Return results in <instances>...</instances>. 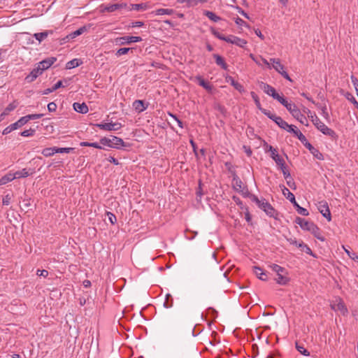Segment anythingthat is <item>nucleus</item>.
Returning <instances> with one entry per match:
<instances>
[{
  "label": "nucleus",
  "mask_w": 358,
  "mask_h": 358,
  "mask_svg": "<svg viewBox=\"0 0 358 358\" xmlns=\"http://www.w3.org/2000/svg\"><path fill=\"white\" fill-rule=\"evenodd\" d=\"M296 348L301 354L305 356L309 355V352L303 345H299L298 343H296Z\"/></svg>",
  "instance_id": "42"
},
{
  "label": "nucleus",
  "mask_w": 358,
  "mask_h": 358,
  "mask_svg": "<svg viewBox=\"0 0 358 358\" xmlns=\"http://www.w3.org/2000/svg\"><path fill=\"white\" fill-rule=\"evenodd\" d=\"M269 267L272 271L276 273L277 277L275 278V280L278 284L286 285L289 282V278L287 276V272L285 268L275 264L269 265Z\"/></svg>",
  "instance_id": "1"
},
{
  "label": "nucleus",
  "mask_w": 358,
  "mask_h": 358,
  "mask_svg": "<svg viewBox=\"0 0 358 358\" xmlns=\"http://www.w3.org/2000/svg\"><path fill=\"white\" fill-rule=\"evenodd\" d=\"M260 110L262 111V113H264L265 115H266L268 118H270L273 121V119H275V117L277 116L275 114H273V113H271L269 110L264 109L263 108H262V109H260Z\"/></svg>",
  "instance_id": "47"
},
{
  "label": "nucleus",
  "mask_w": 358,
  "mask_h": 358,
  "mask_svg": "<svg viewBox=\"0 0 358 358\" xmlns=\"http://www.w3.org/2000/svg\"><path fill=\"white\" fill-rule=\"evenodd\" d=\"M57 60L56 57H48L37 64V65L43 70L48 69Z\"/></svg>",
  "instance_id": "16"
},
{
  "label": "nucleus",
  "mask_w": 358,
  "mask_h": 358,
  "mask_svg": "<svg viewBox=\"0 0 358 358\" xmlns=\"http://www.w3.org/2000/svg\"><path fill=\"white\" fill-rule=\"evenodd\" d=\"M106 214H107V216H108L109 222L112 224H114L116 222V221H117L115 215H113V213H110V212H107Z\"/></svg>",
  "instance_id": "52"
},
{
  "label": "nucleus",
  "mask_w": 358,
  "mask_h": 358,
  "mask_svg": "<svg viewBox=\"0 0 358 358\" xmlns=\"http://www.w3.org/2000/svg\"><path fill=\"white\" fill-rule=\"evenodd\" d=\"M63 87V83L62 80H59L57 83H55L54 85V86L51 88H48L46 90H45L43 92V94H48L55 90H57V89H59V87Z\"/></svg>",
  "instance_id": "28"
},
{
  "label": "nucleus",
  "mask_w": 358,
  "mask_h": 358,
  "mask_svg": "<svg viewBox=\"0 0 358 358\" xmlns=\"http://www.w3.org/2000/svg\"><path fill=\"white\" fill-rule=\"evenodd\" d=\"M282 192L283 195L288 199L289 201L293 203L294 207L296 208V211L300 215H302L303 216H308V211L303 208L301 207L297 202L296 201L294 195L287 189L286 187L282 186Z\"/></svg>",
  "instance_id": "6"
},
{
  "label": "nucleus",
  "mask_w": 358,
  "mask_h": 358,
  "mask_svg": "<svg viewBox=\"0 0 358 358\" xmlns=\"http://www.w3.org/2000/svg\"><path fill=\"white\" fill-rule=\"evenodd\" d=\"M87 30L86 27H82L80 28H79L78 29H77L76 31L72 32L71 34H70L67 38H76V36L82 34L83 33H84L85 31Z\"/></svg>",
  "instance_id": "34"
},
{
  "label": "nucleus",
  "mask_w": 358,
  "mask_h": 358,
  "mask_svg": "<svg viewBox=\"0 0 358 358\" xmlns=\"http://www.w3.org/2000/svg\"><path fill=\"white\" fill-rule=\"evenodd\" d=\"M35 133V129H27V130H24L23 131L22 133H21V136H25V137H27V136H31L34 135V134Z\"/></svg>",
  "instance_id": "49"
},
{
  "label": "nucleus",
  "mask_w": 358,
  "mask_h": 358,
  "mask_svg": "<svg viewBox=\"0 0 358 358\" xmlns=\"http://www.w3.org/2000/svg\"><path fill=\"white\" fill-rule=\"evenodd\" d=\"M43 70L37 65L31 73L25 78V80L27 83L33 82L38 76L43 73Z\"/></svg>",
  "instance_id": "14"
},
{
  "label": "nucleus",
  "mask_w": 358,
  "mask_h": 358,
  "mask_svg": "<svg viewBox=\"0 0 358 358\" xmlns=\"http://www.w3.org/2000/svg\"><path fill=\"white\" fill-rule=\"evenodd\" d=\"M235 38V36L229 35L228 36H225L226 40H224V41L233 44L234 40L233 38Z\"/></svg>",
  "instance_id": "62"
},
{
  "label": "nucleus",
  "mask_w": 358,
  "mask_h": 358,
  "mask_svg": "<svg viewBox=\"0 0 358 358\" xmlns=\"http://www.w3.org/2000/svg\"><path fill=\"white\" fill-rule=\"evenodd\" d=\"M289 132L294 134L302 143L307 140L306 136L295 126L292 127V130Z\"/></svg>",
  "instance_id": "24"
},
{
  "label": "nucleus",
  "mask_w": 358,
  "mask_h": 358,
  "mask_svg": "<svg viewBox=\"0 0 358 358\" xmlns=\"http://www.w3.org/2000/svg\"><path fill=\"white\" fill-rule=\"evenodd\" d=\"M96 127H99L101 129H103L106 131H116L118 130L122 127V124L119 122H115V123H100V124H96Z\"/></svg>",
  "instance_id": "12"
},
{
  "label": "nucleus",
  "mask_w": 358,
  "mask_h": 358,
  "mask_svg": "<svg viewBox=\"0 0 358 358\" xmlns=\"http://www.w3.org/2000/svg\"><path fill=\"white\" fill-rule=\"evenodd\" d=\"M213 57L215 59V62L218 66H220L223 69H227V65L225 63L224 59L219 55H213Z\"/></svg>",
  "instance_id": "27"
},
{
  "label": "nucleus",
  "mask_w": 358,
  "mask_h": 358,
  "mask_svg": "<svg viewBox=\"0 0 358 358\" xmlns=\"http://www.w3.org/2000/svg\"><path fill=\"white\" fill-rule=\"evenodd\" d=\"M133 106L135 110H137L138 113L145 110L148 107V104H145L144 101L141 100H136L134 102Z\"/></svg>",
  "instance_id": "21"
},
{
  "label": "nucleus",
  "mask_w": 358,
  "mask_h": 358,
  "mask_svg": "<svg viewBox=\"0 0 358 358\" xmlns=\"http://www.w3.org/2000/svg\"><path fill=\"white\" fill-rule=\"evenodd\" d=\"M132 8L136 10H139L141 9L144 8L145 6L143 3L139 4H132Z\"/></svg>",
  "instance_id": "59"
},
{
  "label": "nucleus",
  "mask_w": 358,
  "mask_h": 358,
  "mask_svg": "<svg viewBox=\"0 0 358 358\" xmlns=\"http://www.w3.org/2000/svg\"><path fill=\"white\" fill-rule=\"evenodd\" d=\"M204 15L208 17L210 20L217 22L221 20V18L217 16L215 13L212 11L205 10L203 12Z\"/></svg>",
  "instance_id": "29"
},
{
  "label": "nucleus",
  "mask_w": 358,
  "mask_h": 358,
  "mask_svg": "<svg viewBox=\"0 0 358 358\" xmlns=\"http://www.w3.org/2000/svg\"><path fill=\"white\" fill-rule=\"evenodd\" d=\"M280 166V169H281L283 176L285 178V180H287L288 178H290V173L289 170L285 166V162L282 163V165H278Z\"/></svg>",
  "instance_id": "38"
},
{
  "label": "nucleus",
  "mask_w": 358,
  "mask_h": 358,
  "mask_svg": "<svg viewBox=\"0 0 358 358\" xmlns=\"http://www.w3.org/2000/svg\"><path fill=\"white\" fill-rule=\"evenodd\" d=\"M311 120L317 129L320 130L323 134L329 136L332 138H336L337 137L336 132L331 129L329 128L316 115L311 116Z\"/></svg>",
  "instance_id": "5"
},
{
  "label": "nucleus",
  "mask_w": 358,
  "mask_h": 358,
  "mask_svg": "<svg viewBox=\"0 0 358 358\" xmlns=\"http://www.w3.org/2000/svg\"><path fill=\"white\" fill-rule=\"evenodd\" d=\"M17 106V103L16 101H13L10 103L4 110V111L1 114V117L7 115L10 111L13 110Z\"/></svg>",
  "instance_id": "32"
},
{
  "label": "nucleus",
  "mask_w": 358,
  "mask_h": 358,
  "mask_svg": "<svg viewBox=\"0 0 358 358\" xmlns=\"http://www.w3.org/2000/svg\"><path fill=\"white\" fill-rule=\"evenodd\" d=\"M317 239H320L322 241H324V238L320 236V232L319 228L316 226V230L310 231Z\"/></svg>",
  "instance_id": "50"
},
{
  "label": "nucleus",
  "mask_w": 358,
  "mask_h": 358,
  "mask_svg": "<svg viewBox=\"0 0 358 358\" xmlns=\"http://www.w3.org/2000/svg\"><path fill=\"white\" fill-rule=\"evenodd\" d=\"M306 148H308L313 154L315 155L313 150H315V148L306 140L305 143H303Z\"/></svg>",
  "instance_id": "56"
},
{
  "label": "nucleus",
  "mask_w": 358,
  "mask_h": 358,
  "mask_svg": "<svg viewBox=\"0 0 358 358\" xmlns=\"http://www.w3.org/2000/svg\"><path fill=\"white\" fill-rule=\"evenodd\" d=\"M142 38L139 36H122L115 39L117 45L130 44L131 43L140 42Z\"/></svg>",
  "instance_id": "9"
},
{
  "label": "nucleus",
  "mask_w": 358,
  "mask_h": 358,
  "mask_svg": "<svg viewBox=\"0 0 358 358\" xmlns=\"http://www.w3.org/2000/svg\"><path fill=\"white\" fill-rule=\"evenodd\" d=\"M131 49L129 48H120L117 52H116V55L117 56H121V55H125V54H127L129 52V50H131Z\"/></svg>",
  "instance_id": "48"
},
{
  "label": "nucleus",
  "mask_w": 358,
  "mask_h": 358,
  "mask_svg": "<svg viewBox=\"0 0 358 358\" xmlns=\"http://www.w3.org/2000/svg\"><path fill=\"white\" fill-rule=\"evenodd\" d=\"M48 36V31H43V32H41V33H36V34H34V35L35 38L36 40H38L39 42H41Z\"/></svg>",
  "instance_id": "40"
},
{
  "label": "nucleus",
  "mask_w": 358,
  "mask_h": 358,
  "mask_svg": "<svg viewBox=\"0 0 358 358\" xmlns=\"http://www.w3.org/2000/svg\"><path fill=\"white\" fill-rule=\"evenodd\" d=\"M233 44H235L241 48H243L247 44V41L245 39L240 38L237 36H235V38H233Z\"/></svg>",
  "instance_id": "37"
},
{
  "label": "nucleus",
  "mask_w": 358,
  "mask_h": 358,
  "mask_svg": "<svg viewBox=\"0 0 358 358\" xmlns=\"http://www.w3.org/2000/svg\"><path fill=\"white\" fill-rule=\"evenodd\" d=\"M72 150L71 148H56L57 153H69Z\"/></svg>",
  "instance_id": "51"
},
{
  "label": "nucleus",
  "mask_w": 358,
  "mask_h": 358,
  "mask_svg": "<svg viewBox=\"0 0 358 358\" xmlns=\"http://www.w3.org/2000/svg\"><path fill=\"white\" fill-rule=\"evenodd\" d=\"M259 86L266 94L271 96L273 99L278 100L280 103L285 102V99L278 94L275 90L271 85L264 82H260Z\"/></svg>",
  "instance_id": "7"
},
{
  "label": "nucleus",
  "mask_w": 358,
  "mask_h": 358,
  "mask_svg": "<svg viewBox=\"0 0 358 358\" xmlns=\"http://www.w3.org/2000/svg\"><path fill=\"white\" fill-rule=\"evenodd\" d=\"M233 186L235 190L243 192V182L241 180L236 174L234 175L233 178Z\"/></svg>",
  "instance_id": "20"
},
{
  "label": "nucleus",
  "mask_w": 358,
  "mask_h": 358,
  "mask_svg": "<svg viewBox=\"0 0 358 358\" xmlns=\"http://www.w3.org/2000/svg\"><path fill=\"white\" fill-rule=\"evenodd\" d=\"M34 173V170L31 169H23L21 171H17L14 173V178H26L30 175H32Z\"/></svg>",
  "instance_id": "17"
},
{
  "label": "nucleus",
  "mask_w": 358,
  "mask_h": 358,
  "mask_svg": "<svg viewBox=\"0 0 358 358\" xmlns=\"http://www.w3.org/2000/svg\"><path fill=\"white\" fill-rule=\"evenodd\" d=\"M81 64H82V62H80V59H73L69 61V62H67L66 67L67 69H73L75 67L80 66Z\"/></svg>",
  "instance_id": "31"
},
{
  "label": "nucleus",
  "mask_w": 358,
  "mask_h": 358,
  "mask_svg": "<svg viewBox=\"0 0 358 358\" xmlns=\"http://www.w3.org/2000/svg\"><path fill=\"white\" fill-rule=\"evenodd\" d=\"M271 63L272 64V67L277 71L279 72L280 71L284 70V66L280 63V60L279 59L271 58L270 59Z\"/></svg>",
  "instance_id": "22"
},
{
  "label": "nucleus",
  "mask_w": 358,
  "mask_h": 358,
  "mask_svg": "<svg viewBox=\"0 0 358 358\" xmlns=\"http://www.w3.org/2000/svg\"><path fill=\"white\" fill-rule=\"evenodd\" d=\"M196 80H198L199 85L200 86L203 87L208 91H211L212 86L208 83L205 81L201 76H197Z\"/></svg>",
  "instance_id": "30"
},
{
  "label": "nucleus",
  "mask_w": 358,
  "mask_h": 358,
  "mask_svg": "<svg viewBox=\"0 0 358 358\" xmlns=\"http://www.w3.org/2000/svg\"><path fill=\"white\" fill-rule=\"evenodd\" d=\"M100 143L103 145L116 149L129 145L128 143H124L122 138L115 136H111V138L103 137L101 138Z\"/></svg>",
  "instance_id": "4"
},
{
  "label": "nucleus",
  "mask_w": 358,
  "mask_h": 358,
  "mask_svg": "<svg viewBox=\"0 0 358 358\" xmlns=\"http://www.w3.org/2000/svg\"><path fill=\"white\" fill-rule=\"evenodd\" d=\"M15 179L13 173H8L0 178V185H4Z\"/></svg>",
  "instance_id": "25"
},
{
  "label": "nucleus",
  "mask_w": 358,
  "mask_h": 358,
  "mask_svg": "<svg viewBox=\"0 0 358 358\" xmlns=\"http://www.w3.org/2000/svg\"><path fill=\"white\" fill-rule=\"evenodd\" d=\"M37 275L39 276L47 277L48 275V271L47 270H38Z\"/></svg>",
  "instance_id": "58"
},
{
  "label": "nucleus",
  "mask_w": 358,
  "mask_h": 358,
  "mask_svg": "<svg viewBox=\"0 0 358 358\" xmlns=\"http://www.w3.org/2000/svg\"><path fill=\"white\" fill-rule=\"evenodd\" d=\"M273 121L275 122L276 124L278 125L281 129L286 130L287 131L289 132L292 130V127L294 125L289 124L287 122L282 120V117L279 116H276L275 119H273Z\"/></svg>",
  "instance_id": "13"
},
{
  "label": "nucleus",
  "mask_w": 358,
  "mask_h": 358,
  "mask_svg": "<svg viewBox=\"0 0 358 358\" xmlns=\"http://www.w3.org/2000/svg\"><path fill=\"white\" fill-rule=\"evenodd\" d=\"M331 307L333 310L336 311L340 310L341 312H345L347 310V309L345 307L344 303L340 298L336 299V301L331 304Z\"/></svg>",
  "instance_id": "18"
},
{
  "label": "nucleus",
  "mask_w": 358,
  "mask_h": 358,
  "mask_svg": "<svg viewBox=\"0 0 358 358\" xmlns=\"http://www.w3.org/2000/svg\"><path fill=\"white\" fill-rule=\"evenodd\" d=\"M351 80H352V83L355 85L356 91L358 92V80H357V78H355V76H352Z\"/></svg>",
  "instance_id": "60"
},
{
  "label": "nucleus",
  "mask_w": 358,
  "mask_h": 358,
  "mask_svg": "<svg viewBox=\"0 0 358 358\" xmlns=\"http://www.w3.org/2000/svg\"><path fill=\"white\" fill-rule=\"evenodd\" d=\"M73 109L78 112L83 114L87 113L88 112V107L85 103H74L73 105Z\"/></svg>",
  "instance_id": "19"
},
{
  "label": "nucleus",
  "mask_w": 358,
  "mask_h": 358,
  "mask_svg": "<svg viewBox=\"0 0 358 358\" xmlns=\"http://www.w3.org/2000/svg\"><path fill=\"white\" fill-rule=\"evenodd\" d=\"M252 201L255 202L259 208L263 210L266 213V215L270 217L276 218L278 215L276 210L266 199H259L257 196L252 195Z\"/></svg>",
  "instance_id": "3"
},
{
  "label": "nucleus",
  "mask_w": 358,
  "mask_h": 358,
  "mask_svg": "<svg viewBox=\"0 0 358 358\" xmlns=\"http://www.w3.org/2000/svg\"><path fill=\"white\" fill-rule=\"evenodd\" d=\"M345 96L346 97L347 99L350 101L358 109V102L356 101V99H355L352 94L346 92Z\"/></svg>",
  "instance_id": "45"
},
{
  "label": "nucleus",
  "mask_w": 358,
  "mask_h": 358,
  "mask_svg": "<svg viewBox=\"0 0 358 358\" xmlns=\"http://www.w3.org/2000/svg\"><path fill=\"white\" fill-rule=\"evenodd\" d=\"M81 146H87V147H93L98 149H101V146L99 145L97 143H88V142H82L80 143Z\"/></svg>",
  "instance_id": "46"
},
{
  "label": "nucleus",
  "mask_w": 358,
  "mask_h": 358,
  "mask_svg": "<svg viewBox=\"0 0 358 358\" xmlns=\"http://www.w3.org/2000/svg\"><path fill=\"white\" fill-rule=\"evenodd\" d=\"M287 241L289 242L290 244L294 245L296 247H298V245L299 243V242H297L295 238H287Z\"/></svg>",
  "instance_id": "64"
},
{
  "label": "nucleus",
  "mask_w": 358,
  "mask_h": 358,
  "mask_svg": "<svg viewBox=\"0 0 358 358\" xmlns=\"http://www.w3.org/2000/svg\"><path fill=\"white\" fill-rule=\"evenodd\" d=\"M213 34H214L215 36H216L217 38L220 39V40H226L225 38V36H224L223 34H221L220 33L217 32V31H213Z\"/></svg>",
  "instance_id": "61"
},
{
  "label": "nucleus",
  "mask_w": 358,
  "mask_h": 358,
  "mask_svg": "<svg viewBox=\"0 0 358 358\" xmlns=\"http://www.w3.org/2000/svg\"><path fill=\"white\" fill-rule=\"evenodd\" d=\"M10 200H11V196L9 194L6 195L3 198V204L6 205V206L9 205L10 203Z\"/></svg>",
  "instance_id": "55"
},
{
  "label": "nucleus",
  "mask_w": 358,
  "mask_h": 358,
  "mask_svg": "<svg viewBox=\"0 0 358 358\" xmlns=\"http://www.w3.org/2000/svg\"><path fill=\"white\" fill-rule=\"evenodd\" d=\"M316 106L320 108L321 110V115H322V117L327 120H329V113L327 111V106L326 105H324V106H321L318 103L316 104Z\"/></svg>",
  "instance_id": "35"
},
{
  "label": "nucleus",
  "mask_w": 358,
  "mask_h": 358,
  "mask_svg": "<svg viewBox=\"0 0 358 358\" xmlns=\"http://www.w3.org/2000/svg\"><path fill=\"white\" fill-rule=\"evenodd\" d=\"M298 248H301L302 251H304L306 254L313 255V252L311 249L305 243H303L302 241L299 242L298 245Z\"/></svg>",
  "instance_id": "39"
},
{
  "label": "nucleus",
  "mask_w": 358,
  "mask_h": 358,
  "mask_svg": "<svg viewBox=\"0 0 358 358\" xmlns=\"http://www.w3.org/2000/svg\"><path fill=\"white\" fill-rule=\"evenodd\" d=\"M254 273L255 275L262 280H266V274L263 271V270L258 266H254L253 268Z\"/></svg>",
  "instance_id": "26"
},
{
  "label": "nucleus",
  "mask_w": 358,
  "mask_h": 358,
  "mask_svg": "<svg viewBox=\"0 0 358 358\" xmlns=\"http://www.w3.org/2000/svg\"><path fill=\"white\" fill-rule=\"evenodd\" d=\"M295 222L304 230L308 231L316 230V225L313 222H308L303 218L298 217L296 218Z\"/></svg>",
  "instance_id": "8"
},
{
  "label": "nucleus",
  "mask_w": 358,
  "mask_h": 358,
  "mask_svg": "<svg viewBox=\"0 0 358 358\" xmlns=\"http://www.w3.org/2000/svg\"><path fill=\"white\" fill-rule=\"evenodd\" d=\"M157 15H172L174 13L173 9L159 8L155 11Z\"/></svg>",
  "instance_id": "36"
},
{
  "label": "nucleus",
  "mask_w": 358,
  "mask_h": 358,
  "mask_svg": "<svg viewBox=\"0 0 358 358\" xmlns=\"http://www.w3.org/2000/svg\"><path fill=\"white\" fill-rule=\"evenodd\" d=\"M282 104L287 109L292 115L301 124L306 126L308 125L306 117L301 113L300 110L295 104L289 103L286 99L285 102L282 103Z\"/></svg>",
  "instance_id": "2"
},
{
  "label": "nucleus",
  "mask_w": 358,
  "mask_h": 358,
  "mask_svg": "<svg viewBox=\"0 0 358 358\" xmlns=\"http://www.w3.org/2000/svg\"><path fill=\"white\" fill-rule=\"evenodd\" d=\"M127 4L126 3H114L109 5L105 8V10L108 12H113L115 10L122 9L123 8H126Z\"/></svg>",
  "instance_id": "23"
},
{
  "label": "nucleus",
  "mask_w": 358,
  "mask_h": 358,
  "mask_svg": "<svg viewBox=\"0 0 358 358\" xmlns=\"http://www.w3.org/2000/svg\"><path fill=\"white\" fill-rule=\"evenodd\" d=\"M317 209L320 212V213L328 220V221H330L331 220V213L327 201H320L317 203Z\"/></svg>",
  "instance_id": "10"
},
{
  "label": "nucleus",
  "mask_w": 358,
  "mask_h": 358,
  "mask_svg": "<svg viewBox=\"0 0 358 358\" xmlns=\"http://www.w3.org/2000/svg\"><path fill=\"white\" fill-rule=\"evenodd\" d=\"M27 122H26V120H24V117H22L20 119H19L17 122H15V123L13 124H10L9 126H8L7 127H6L2 134L3 135H6V134H8L9 133H10L11 131L22 127L24 124H25Z\"/></svg>",
  "instance_id": "11"
},
{
  "label": "nucleus",
  "mask_w": 358,
  "mask_h": 358,
  "mask_svg": "<svg viewBox=\"0 0 358 358\" xmlns=\"http://www.w3.org/2000/svg\"><path fill=\"white\" fill-rule=\"evenodd\" d=\"M287 180V185L291 187L292 189H296V185L293 180V178L290 176V178H288Z\"/></svg>",
  "instance_id": "53"
},
{
  "label": "nucleus",
  "mask_w": 358,
  "mask_h": 358,
  "mask_svg": "<svg viewBox=\"0 0 358 358\" xmlns=\"http://www.w3.org/2000/svg\"><path fill=\"white\" fill-rule=\"evenodd\" d=\"M55 153H57V151H56V147H53V148H44V149L42 150V154H43L45 157H50V156H52Z\"/></svg>",
  "instance_id": "33"
},
{
  "label": "nucleus",
  "mask_w": 358,
  "mask_h": 358,
  "mask_svg": "<svg viewBox=\"0 0 358 358\" xmlns=\"http://www.w3.org/2000/svg\"><path fill=\"white\" fill-rule=\"evenodd\" d=\"M267 147L268 148V151L271 152V157L275 162L277 165H282V163H284L285 161L282 157L279 156L277 150L273 148L271 145Z\"/></svg>",
  "instance_id": "15"
},
{
  "label": "nucleus",
  "mask_w": 358,
  "mask_h": 358,
  "mask_svg": "<svg viewBox=\"0 0 358 358\" xmlns=\"http://www.w3.org/2000/svg\"><path fill=\"white\" fill-rule=\"evenodd\" d=\"M250 94L255 103V105L258 108V109H259V110L262 109V106H261L258 96L254 92H251Z\"/></svg>",
  "instance_id": "44"
},
{
  "label": "nucleus",
  "mask_w": 358,
  "mask_h": 358,
  "mask_svg": "<svg viewBox=\"0 0 358 358\" xmlns=\"http://www.w3.org/2000/svg\"><path fill=\"white\" fill-rule=\"evenodd\" d=\"M57 109V104L55 102H50L48 104V110L50 112H54Z\"/></svg>",
  "instance_id": "54"
},
{
  "label": "nucleus",
  "mask_w": 358,
  "mask_h": 358,
  "mask_svg": "<svg viewBox=\"0 0 358 358\" xmlns=\"http://www.w3.org/2000/svg\"><path fill=\"white\" fill-rule=\"evenodd\" d=\"M171 116L175 120V121L178 123V126L180 127V128H182L183 127V125H182V122L181 120H180L179 119H178L176 117V115H173L172 114H171Z\"/></svg>",
  "instance_id": "63"
},
{
  "label": "nucleus",
  "mask_w": 358,
  "mask_h": 358,
  "mask_svg": "<svg viewBox=\"0 0 358 358\" xmlns=\"http://www.w3.org/2000/svg\"><path fill=\"white\" fill-rule=\"evenodd\" d=\"M173 306V299L171 297V295L169 294H167L166 296V301L164 303V306L166 308H171Z\"/></svg>",
  "instance_id": "41"
},
{
  "label": "nucleus",
  "mask_w": 358,
  "mask_h": 358,
  "mask_svg": "<svg viewBox=\"0 0 358 358\" xmlns=\"http://www.w3.org/2000/svg\"><path fill=\"white\" fill-rule=\"evenodd\" d=\"M232 85L235 87V88L238 90L239 92H242L244 91V89H243V87L238 83H235L234 80L232 82Z\"/></svg>",
  "instance_id": "57"
},
{
  "label": "nucleus",
  "mask_w": 358,
  "mask_h": 358,
  "mask_svg": "<svg viewBox=\"0 0 358 358\" xmlns=\"http://www.w3.org/2000/svg\"><path fill=\"white\" fill-rule=\"evenodd\" d=\"M43 116V114H31V115H28L24 116V120H26V122H27L30 120L39 119V118L42 117Z\"/></svg>",
  "instance_id": "43"
}]
</instances>
